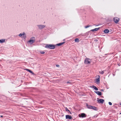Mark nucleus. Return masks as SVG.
I'll list each match as a JSON object with an SVG mask.
<instances>
[{"label":"nucleus","mask_w":121,"mask_h":121,"mask_svg":"<svg viewBox=\"0 0 121 121\" xmlns=\"http://www.w3.org/2000/svg\"><path fill=\"white\" fill-rule=\"evenodd\" d=\"M55 46L52 44H47L45 46L46 48L51 49H53L55 48Z\"/></svg>","instance_id":"obj_1"},{"label":"nucleus","mask_w":121,"mask_h":121,"mask_svg":"<svg viewBox=\"0 0 121 121\" xmlns=\"http://www.w3.org/2000/svg\"><path fill=\"white\" fill-rule=\"evenodd\" d=\"M35 41V37H32L31 38L30 40L27 42V43L30 44H32L34 43Z\"/></svg>","instance_id":"obj_2"},{"label":"nucleus","mask_w":121,"mask_h":121,"mask_svg":"<svg viewBox=\"0 0 121 121\" xmlns=\"http://www.w3.org/2000/svg\"><path fill=\"white\" fill-rule=\"evenodd\" d=\"M19 36L20 37H21L23 38L24 39H25L26 37V35L25 32H23L22 33L20 34L19 35Z\"/></svg>","instance_id":"obj_3"},{"label":"nucleus","mask_w":121,"mask_h":121,"mask_svg":"<svg viewBox=\"0 0 121 121\" xmlns=\"http://www.w3.org/2000/svg\"><path fill=\"white\" fill-rule=\"evenodd\" d=\"M91 61V60L90 59L86 58L85 60V63L86 64H90Z\"/></svg>","instance_id":"obj_4"},{"label":"nucleus","mask_w":121,"mask_h":121,"mask_svg":"<svg viewBox=\"0 0 121 121\" xmlns=\"http://www.w3.org/2000/svg\"><path fill=\"white\" fill-rule=\"evenodd\" d=\"M87 107L88 108L92 109L94 110H97V108L94 106L88 105L86 104Z\"/></svg>","instance_id":"obj_5"},{"label":"nucleus","mask_w":121,"mask_h":121,"mask_svg":"<svg viewBox=\"0 0 121 121\" xmlns=\"http://www.w3.org/2000/svg\"><path fill=\"white\" fill-rule=\"evenodd\" d=\"M113 20L115 22L117 23L119 22L120 19L117 17H115L113 18Z\"/></svg>","instance_id":"obj_6"},{"label":"nucleus","mask_w":121,"mask_h":121,"mask_svg":"<svg viewBox=\"0 0 121 121\" xmlns=\"http://www.w3.org/2000/svg\"><path fill=\"white\" fill-rule=\"evenodd\" d=\"M78 116L80 117L83 118L86 117V115L85 113H82L79 114L78 115Z\"/></svg>","instance_id":"obj_7"},{"label":"nucleus","mask_w":121,"mask_h":121,"mask_svg":"<svg viewBox=\"0 0 121 121\" xmlns=\"http://www.w3.org/2000/svg\"><path fill=\"white\" fill-rule=\"evenodd\" d=\"M65 116L66 119H72V117L71 116L67 115Z\"/></svg>","instance_id":"obj_8"},{"label":"nucleus","mask_w":121,"mask_h":121,"mask_svg":"<svg viewBox=\"0 0 121 121\" xmlns=\"http://www.w3.org/2000/svg\"><path fill=\"white\" fill-rule=\"evenodd\" d=\"M104 101V100L103 99H100L98 100V102L99 103H103Z\"/></svg>","instance_id":"obj_9"},{"label":"nucleus","mask_w":121,"mask_h":121,"mask_svg":"<svg viewBox=\"0 0 121 121\" xmlns=\"http://www.w3.org/2000/svg\"><path fill=\"white\" fill-rule=\"evenodd\" d=\"M100 77L98 75V78H96V81L97 82L96 83H98L99 81H100Z\"/></svg>","instance_id":"obj_10"},{"label":"nucleus","mask_w":121,"mask_h":121,"mask_svg":"<svg viewBox=\"0 0 121 121\" xmlns=\"http://www.w3.org/2000/svg\"><path fill=\"white\" fill-rule=\"evenodd\" d=\"M45 25H39L38 26V27L39 29H42L45 27Z\"/></svg>","instance_id":"obj_11"},{"label":"nucleus","mask_w":121,"mask_h":121,"mask_svg":"<svg viewBox=\"0 0 121 121\" xmlns=\"http://www.w3.org/2000/svg\"><path fill=\"white\" fill-rule=\"evenodd\" d=\"M95 93L99 95H102V93L100 91H95Z\"/></svg>","instance_id":"obj_12"},{"label":"nucleus","mask_w":121,"mask_h":121,"mask_svg":"<svg viewBox=\"0 0 121 121\" xmlns=\"http://www.w3.org/2000/svg\"><path fill=\"white\" fill-rule=\"evenodd\" d=\"M109 32V30L107 29H105L104 30V32L106 33H108Z\"/></svg>","instance_id":"obj_13"},{"label":"nucleus","mask_w":121,"mask_h":121,"mask_svg":"<svg viewBox=\"0 0 121 121\" xmlns=\"http://www.w3.org/2000/svg\"><path fill=\"white\" fill-rule=\"evenodd\" d=\"M65 43V42H63L60 43H59L58 44H57L56 45L58 46H60L63 44L64 43Z\"/></svg>","instance_id":"obj_14"},{"label":"nucleus","mask_w":121,"mask_h":121,"mask_svg":"<svg viewBox=\"0 0 121 121\" xmlns=\"http://www.w3.org/2000/svg\"><path fill=\"white\" fill-rule=\"evenodd\" d=\"M5 39H1L0 40V43H2L5 42Z\"/></svg>","instance_id":"obj_15"},{"label":"nucleus","mask_w":121,"mask_h":121,"mask_svg":"<svg viewBox=\"0 0 121 121\" xmlns=\"http://www.w3.org/2000/svg\"><path fill=\"white\" fill-rule=\"evenodd\" d=\"M25 70L29 72L30 73H32V74H33V72L31 70L27 69H25Z\"/></svg>","instance_id":"obj_16"},{"label":"nucleus","mask_w":121,"mask_h":121,"mask_svg":"<svg viewBox=\"0 0 121 121\" xmlns=\"http://www.w3.org/2000/svg\"><path fill=\"white\" fill-rule=\"evenodd\" d=\"M92 88H94L95 90H97V91L98 90V88L96 86H94V85H92Z\"/></svg>","instance_id":"obj_17"},{"label":"nucleus","mask_w":121,"mask_h":121,"mask_svg":"<svg viewBox=\"0 0 121 121\" xmlns=\"http://www.w3.org/2000/svg\"><path fill=\"white\" fill-rule=\"evenodd\" d=\"M99 29V28H96L94 29L91 30L92 31H97Z\"/></svg>","instance_id":"obj_18"},{"label":"nucleus","mask_w":121,"mask_h":121,"mask_svg":"<svg viewBox=\"0 0 121 121\" xmlns=\"http://www.w3.org/2000/svg\"><path fill=\"white\" fill-rule=\"evenodd\" d=\"M75 42H79V39L78 38H76L75 39Z\"/></svg>","instance_id":"obj_19"},{"label":"nucleus","mask_w":121,"mask_h":121,"mask_svg":"<svg viewBox=\"0 0 121 121\" xmlns=\"http://www.w3.org/2000/svg\"><path fill=\"white\" fill-rule=\"evenodd\" d=\"M99 73H100L101 74H103L104 73V71H100L99 72Z\"/></svg>","instance_id":"obj_20"},{"label":"nucleus","mask_w":121,"mask_h":121,"mask_svg":"<svg viewBox=\"0 0 121 121\" xmlns=\"http://www.w3.org/2000/svg\"><path fill=\"white\" fill-rule=\"evenodd\" d=\"M40 52L41 54H44L45 53V52L43 51H40Z\"/></svg>","instance_id":"obj_21"},{"label":"nucleus","mask_w":121,"mask_h":121,"mask_svg":"<svg viewBox=\"0 0 121 121\" xmlns=\"http://www.w3.org/2000/svg\"><path fill=\"white\" fill-rule=\"evenodd\" d=\"M65 109L66 110V111H68L69 112H70V111L68 109V108H66V107L65 108Z\"/></svg>","instance_id":"obj_22"},{"label":"nucleus","mask_w":121,"mask_h":121,"mask_svg":"<svg viewBox=\"0 0 121 121\" xmlns=\"http://www.w3.org/2000/svg\"><path fill=\"white\" fill-rule=\"evenodd\" d=\"M90 26H85V28H87L88 27H89Z\"/></svg>","instance_id":"obj_23"},{"label":"nucleus","mask_w":121,"mask_h":121,"mask_svg":"<svg viewBox=\"0 0 121 121\" xmlns=\"http://www.w3.org/2000/svg\"><path fill=\"white\" fill-rule=\"evenodd\" d=\"M108 103L109 105H112V103L111 102H109Z\"/></svg>","instance_id":"obj_24"},{"label":"nucleus","mask_w":121,"mask_h":121,"mask_svg":"<svg viewBox=\"0 0 121 121\" xmlns=\"http://www.w3.org/2000/svg\"><path fill=\"white\" fill-rule=\"evenodd\" d=\"M67 83H69V84H71V82H67Z\"/></svg>","instance_id":"obj_25"},{"label":"nucleus","mask_w":121,"mask_h":121,"mask_svg":"<svg viewBox=\"0 0 121 121\" xmlns=\"http://www.w3.org/2000/svg\"><path fill=\"white\" fill-rule=\"evenodd\" d=\"M56 66L57 67H59V65H56Z\"/></svg>","instance_id":"obj_26"},{"label":"nucleus","mask_w":121,"mask_h":121,"mask_svg":"<svg viewBox=\"0 0 121 121\" xmlns=\"http://www.w3.org/2000/svg\"><path fill=\"white\" fill-rule=\"evenodd\" d=\"M95 41H97V40L96 39L95 40Z\"/></svg>","instance_id":"obj_27"},{"label":"nucleus","mask_w":121,"mask_h":121,"mask_svg":"<svg viewBox=\"0 0 121 121\" xmlns=\"http://www.w3.org/2000/svg\"><path fill=\"white\" fill-rule=\"evenodd\" d=\"M0 117H3V116H0Z\"/></svg>","instance_id":"obj_28"},{"label":"nucleus","mask_w":121,"mask_h":121,"mask_svg":"<svg viewBox=\"0 0 121 121\" xmlns=\"http://www.w3.org/2000/svg\"><path fill=\"white\" fill-rule=\"evenodd\" d=\"M101 91H103V90L102 89V90H101Z\"/></svg>","instance_id":"obj_29"},{"label":"nucleus","mask_w":121,"mask_h":121,"mask_svg":"<svg viewBox=\"0 0 121 121\" xmlns=\"http://www.w3.org/2000/svg\"><path fill=\"white\" fill-rule=\"evenodd\" d=\"M120 114H121V113H120Z\"/></svg>","instance_id":"obj_30"}]
</instances>
